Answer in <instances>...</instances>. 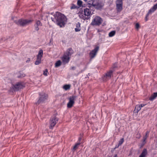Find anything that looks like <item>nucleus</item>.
<instances>
[{"instance_id":"nucleus-1","label":"nucleus","mask_w":157,"mask_h":157,"mask_svg":"<svg viewBox=\"0 0 157 157\" xmlns=\"http://www.w3.org/2000/svg\"><path fill=\"white\" fill-rule=\"evenodd\" d=\"M51 19L61 28L64 27L67 21L66 17L63 14L58 12L54 14Z\"/></svg>"},{"instance_id":"nucleus-2","label":"nucleus","mask_w":157,"mask_h":157,"mask_svg":"<svg viewBox=\"0 0 157 157\" xmlns=\"http://www.w3.org/2000/svg\"><path fill=\"white\" fill-rule=\"evenodd\" d=\"M32 21L33 20H31L20 19L17 21H15L14 22L18 25L24 26L31 23Z\"/></svg>"},{"instance_id":"nucleus-3","label":"nucleus","mask_w":157,"mask_h":157,"mask_svg":"<svg viewBox=\"0 0 157 157\" xmlns=\"http://www.w3.org/2000/svg\"><path fill=\"white\" fill-rule=\"evenodd\" d=\"M39 95V98L37 101L36 102V105L44 103L48 99V95L45 93H40Z\"/></svg>"},{"instance_id":"nucleus-4","label":"nucleus","mask_w":157,"mask_h":157,"mask_svg":"<svg viewBox=\"0 0 157 157\" xmlns=\"http://www.w3.org/2000/svg\"><path fill=\"white\" fill-rule=\"evenodd\" d=\"M102 21V20L100 17L96 16L93 20L91 24L93 26L99 25L101 24Z\"/></svg>"},{"instance_id":"nucleus-5","label":"nucleus","mask_w":157,"mask_h":157,"mask_svg":"<svg viewBox=\"0 0 157 157\" xmlns=\"http://www.w3.org/2000/svg\"><path fill=\"white\" fill-rule=\"evenodd\" d=\"M43 55V51L42 49H40L37 55V59L35 61V64L36 65H39L41 63V59Z\"/></svg>"},{"instance_id":"nucleus-6","label":"nucleus","mask_w":157,"mask_h":157,"mask_svg":"<svg viewBox=\"0 0 157 157\" xmlns=\"http://www.w3.org/2000/svg\"><path fill=\"white\" fill-rule=\"evenodd\" d=\"M76 98V96L75 95L70 96L68 99L69 101L67 104V107L68 108H71L75 103V100Z\"/></svg>"},{"instance_id":"nucleus-7","label":"nucleus","mask_w":157,"mask_h":157,"mask_svg":"<svg viewBox=\"0 0 157 157\" xmlns=\"http://www.w3.org/2000/svg\"><path fill=\"white\" fill-rule=\"evenodd\" d=\"M59 120L58 118L56 117H52L50 120V128H52L55 126Z\"/></svg>"},{"instance_id":"nucleus-8","label":"nucleus","mask_w":157,"mask_h":157,"mask_svg":"<svg viewBox=\"0 0 157 157\" xmlns=\"http://www.w3.org/2000/svg\"><path fill=\"white\" fill-rule=\"evenodd\" d=\"M25 86L22 82H18L16 84L13 85V88L14 91H16L23 88Z\"/></svg>"},{"instance_id":"nucleus-9","label":"nucleus","mask_w":157,"mask_h":157,"mask_svg":"<svg viewBox=\"0 0 157 157\" xmlns=\"http://www.w3.org/2000/svg\"><path fill=\"white\" fill-rule=\"evenodd\" d=\"M157 9V3L154 5L148 11V13L146 16L145 20L146 21H147V17L150 14H151L153 13Z\"/></svg>"},{"instance_id":"nucleus-10","label":"nucleus","mask_w":157,"mask_h":157,"mask_svg":"<svg viewBox=\"0 0 157 157\" xmlns=\"http://www.w3.org/2000/svg\"><path fill=\"white\" fill-rule=\"evenodd\" d=\"M99 49V47L97 46L95 47L94 49L90 51L89 53V56L91 59L94 58L95 56Z\"/></svg>"},{"instance_id":"nucleus-11","label":"nucleus","mask_w":157,"mask_h":157,"mask_svg":"<svg viewBox=\"0 0 157 157\" xmlns=\"http://www.w3.org/2000/svg\"><path fill=\"white\" fill-rule=\"evenodd\" d=\"M116 9L118 12H121L122 9V0H117L116 1Z\"/></svg>"},{"instance_id":"nucleus-12","label":"nucleus","mask_w":157,"mask_h":157,"mask_svg":"<svg viewBox=\"0 0 157 157\" xmlns=\"http://www.w3.org/2000/svg\"><path fill=\"white\" fill-rule=\"evenodd\" d=\"M104 5V4L102 2H99L98 0H96V2L94 5V7L95 8L100 10L101 9Z\"/></svg>"},{"instance_id":"nucleus-13","label":"nucleus","mask_w":157,"mask_h":157,"mask_svg":"<svg viewBox=\"0 0 157 157\" xmlns=\"http://www.w3.org/2000/svg\"><path fill=\"white\" fill-rule=\"evenodd\" d=\"M70 57L64 54L62 58L63 62L64 63H68L70 60Z\"/></svg>"},{"instance_id":"nucleus-14","label":"nucleus","mask_w":157,"mask_h":157,"mask_svg":"<svg viewBox=\"0 0 157 157\" xmlns=\"http://www.w3.org/2000/svg\"><path fill=\"white\" fill-rule=\"evenodd\" d=\"M84 14L85 16H90L92 15L90 9L86 8L84 9Z\"/></svg>"},{"instance_id":"nucleus-15","label":"nucleus","mask_w":157,"mask_h":157,"mask_svg":"<svg viewBox=\"0 0 157 157\" xmlns=\"http://www.w3.org/2000/svg\"><path fill=\"white\" fill-rule=\"evenodd\" d=\"M113 71L111 70H110L107 72L104 76V78H105L107 79H109L111 78V76L113 73Z\"/></svg>"},{"instance_id":"nucleus-16","label":"nucleus","mask_w":157,"mask_h":157,"mask_svg":"<svg viewBox=\"0 0 157 157\" xmlns=\"http://www.w3.org/2000/svg\"><path fill=\"white\" fill-rule=\"evenodd\" d=\"M149 133V131H147L146 133L145 136H144L143 138L142 142V144L143 145H144L146 143V140L148 137Z\"/></svg>"},{"instance_id":"nucleus-17","label":"nucleus","mask_w":157,"mask_h":157,"mask_svg":"<svg viewBox=\"0 0 157 157\" xmlns=\"http://www.w3.org/2000/svg\"><path fill=\"white\" fill-rule=\"evenodd\" d=\"M73 51L72 49L71 48H68L67 51L64 54L68 56L69 57H70L71 55L73 53Z\"/></svg>"},{"instance_id":"nucleus-18","label":"nucleus","mask_w":157,"mask_h":157,"mask_svg":"<svg viewBox=\"0 0 157 157\" xmlns=\"http://www.w3.org/2000/svg\"><path fill=\"white\" fill-rule=\"evenodd\" d=\"M88 6H87L89 8H91L92 6L94 7V5L96 2V0L93 1V0H90L88 1Z\"/></svg>"},{"instance_id":"nucleus-19","label":"nucleus","mask_w":157,"mask_h":157,"mask_svg":"<svg viewBox=\"0 0 157 157\" xmlns=\"http://www.w3.org/2000/svg\"><path fill=\"white\" fill-rule=\"evenodd\" d=\"M147 154V150L146 149H144L141 155L139 157H145Z\"/></svg>"},{"instance_id":"nucleus-20","label":"nucleus","mask_w":157,"mask_h":157,"mask_svg":"<svg viewBox=\"0 0 157 157\" xmlns=\"http://www.w3.org/2000/svg\"><path fill=\"white\" fill-rule=\"evenodd\" d=\"M80 23L78 22L76 24V28L75 29V31L76 32H79L81 30Z\"/></svg>"},{"instance_id":"nucleus-21","label":"nucleus","mask_w":157,"mask_h":157,"mask_svg":"<svg viewBox=\"0 0 157 157\" xmlns=\"http://www.w3.org/2000/svg\"><path fill=\"white\" fill-rule=\"evenodd\" d=\"M141 109V108L140 106V105H136L135 106V109L134 111L135 113H137Z\"/></svg>"},{"instance_id":"nucleus-22","label":"nucleus","mask_w":157,"mask_h":157,"mask_svg":"<svg viewBox=\"0 0 157 157\" xmlns=\"http://www.w3.org/2000/svg\"><path fill=\"white\" fill-rule=\"evenodd\" d=\"M157 97V92L154 93L149 98V100L153 101Z\"/></svg>"},{"instance_id":"nucleus-23","label":"nucleus","mask_w":157,"mask_h":157,"mask_svg":"<svg viewBox=\"0 0 157 157\" xmlns=\"http://www.w3.org/2000/svg\"><path fill=\"white\" fill-rule=\"evenodd\" d=\"M116 31L115 30L112 31L109 34V36L110 37L113 36L115 34Z\"/></svg>"},{"instance_id":"nucleus-24","label":"nucleus","mask_w":157,"mask_h":157,"mask_svg":"<svg viewBox=\"0 0 157 157\" xmlns=\"http://www.w3.org/2000/svg\"><path fill=\"white\" fill-rule=\"evenodd\" d=\"M61 62L60 60H59L57 61L55 63V67H58L61 65Z\"/></svg>"},{"instance_id":"nucleus-25","label":"nucleus","mask_w":157,"mask_h":157,"mask_svg":"<svg viewBox=\"0 0 157 157\" xmlns=\"http://www.w3.org/2000/svg\"><path fill=\"white\" fill-rule=\"evenodd\" d=\"M70 87V85H65L63 86V88L65 90H69Z\"/></svg>"},{"instance_id":"nucleus-26","label":"nucleus","mask_w":157,"mask_h":157,"mask_svg":"<svg viewBox=\"0 0 157 157\" xmlns=\"http://www.w3.org/2000/svg\"><path fill=\"white\" fill-rule=\"evenodd\" d=\"M48 74V71L47 69H46L43 71V74L45 76H47Z\"/></svg>"},{"instance_id":"nucleus-27","label":"nucleus","mask_w":157,"mask_h":157,"mask_svg":"<svg viewBox=\"0 0 157 157\" xmlns=\"http://www.w3.org/2000/svg\"><path fill=\"white\" fill-rule=\"evenodd\" d=\"M80 144L79 142H78L76 143L74 146L73 147V150H75L78 147V146H79Z\"/></svg>"},{"instance_id":"nucleus-28","label":"nucleus","mask_w":157,"mask_h":157,"mask_svg":"<svg viewBox=\"0 0 157 157\" xmlns=\"http://www.w3.org/2000/svg\"><path fill=\"white\" fill-rule=\"evenodd\" d=\"M35 25L38 26H41L42 25V23L40 22V21L38 20L36 21Z\"/></svg>"},{"instance_id":"nucleus-29","label":"nucleus","mask_w":157,"mask_h":157,"mask_svg":"<svg viewBox=\"0 0 157 157\" xmlns=\"http://www.w3.org/2000/svg\"><path fill=\"white\" fill-rule=\"evenodd\" d=\"M124 141V140L123 138L121 139V140L119 141L118 144L119 145H121L123 143Z\"/></svg>"},{"instance_id":"nucleus-30","label":"nucleus","mask_w":157,"mask_h":157,"mask_svg":"<svg viewBox=\"0 0 157 157\" xmlns=\"http://www.w3.org/2000/svg\"><path fill=\"white\" fill-rule=\"evenodd\" d=\"M82 4V1L80 0H78L77 1V4L79 6H80Z\"/></svg>"},{"instance_id":"nucleus-31","label":"nucleus","mask_w":157,"mask_h":157,"mask_svg":"<svg viewBox=\"0 0 157 157\" xmlns=\"http://www.w3.org/2000/svg\"><path fill=\"white\" fill-rule=\"evenodd\" d=\"M77 8V6L74 4H72V6L71 7V9H75Z\"/></svg>"},{"instance_id":"nucleus-32","label":"nucleus","mask_w":157,"mask_h":157,"mask_svg":"<svg viewBox=\"0 0 157 157\" xmlns=\"http://www.w3.org/2000/svg\"><path fill=\"white\" fill-rule=\"evenodd\" d=\"M34 26H35V30L36 31H38L39 29V28L38 27L39 26L36 25L35 24V25Z\"/></svg>"},{"instance_id":"nucleus-33","label":"nucleus","mask_w":157,"mask_h":157,"mask_svg":"<svg viewBox=\"0 0 157 157\" xmlns=\"http://www.w3.org/2000/svg\"><path fill=\"white\" fill-rule=\"evenodd\" d=\"M135 27L136 29H138L140 27V25L138 23H136L135 25Z\"/></svg>"},{"instance_id":"nucleus-34","label":"nucleus","mask_w":157,"mask_h":157,"mask_svg":"<svg viewBox=\"0 0 157 157\" xmlns=\"http://www.w3.org/2000/svg\"><path fill=\"white\" fill-rule=\"evenodd\" d=\"M146 105V104H141L140 105V107L141 108L144 106Z\"/></svg>"},{"instance_id":"nucleus-35","label":"nucleus","mask_w":157,"mask_h":157,"mask_svg":"<svg viewBox=\"0 0 157 157\" xmlns=\"http://www.w3.org/2000/svg\"><path fill=\"white\" fill-rule=\"evenodd\" d=\"M120 146V145H119V144H117V145H116L115 146V147L114 148V149H116V148H118L119 146Z\"/></svg>"},{"instance_id":"nucleus-36","label":"nucleus","mask_w":157,"mask_h":157,"mask_svg":"<svg viewBox=\"0 0 157 157\" xmlns=\"http://www.w3.org/2000/svg\"><path fill=\"white\" fill-rule=\"evenodd\" d=\"M30 61V58H28L27 59L26 61V63H29Z\"/></svg>"},{"instance_id":"nucleus-37","label":"nucleus","mask_w":157,"mask_h":157,"mask_svg":"<svg viewBox=\"0 0 157 157\" xmlns=\"http://www.w3.org/2000/svg\"><path fill=\"white\" fill-rule=\"evenodd\" d=\"M75 67L74 66H72L71 67V69L72 70H75Z\"/></svg>"},{"instance_id":"nucleus-38","label":"nucleus","mask_w":157,"mask_h":157,"mask_svg":"<svg viewBox=\"0 0 157 157\" xmlns=\"http://www.w3.org/2000/svg\"><path fill=\"white\" fill-rule=\"evenodd\" d=\"M81 139H82V138L81 137H79L78 138V142L80 143V142L81 141Z\"/></svg>"},{"instance_id":"nucleus-39","label":"nucleus","mask_w":157,"mask_h":157,"mask_svg":"<svg viewBox=\"0 0 157 157\" xmlns=\"http://www.w3.org/2000/svg\"><path fill=\"white\" fill-rule=\"evenodd\" d=\"M102 31L101 30H100L99 29H97V32L98 33L101 32Z\"/></svg>"},{"instance_id":"nucleus-40","label":"nucleus","mask_w":157,"mask_h":157,"mask_svg":"<svg viewBox=\"0 0 157 157\" xmlns=\"http://www.w3.org/2000/svg\"><path fill=\"white\" fill-rule=\"evenodd\" d=\"M113 157H117V154L115 155Z\"/></svg>"},{"instance_id":"nucleus-41","label":"nucleus","mask_w":157,"mask_h":157,"mask_svg":"<svg viewBox=\"0 0 157 157\" xmlns=\"http://www.w3.org/2000/svg\"><path fill=\"white\" fill-rule=\"evenodd\" d=\"M84 1L86 2H87L89 0H83Z\"/></svg>"},{"instance_id":"nucleus-42","label":"nucleus","mask_w":157,"mask_h":157,"mask_svg":"<svg viewBox=\"0 0 157 157\" xmlns=\"http://www.w3.org/2000/svg\"><path fill=\"white\" fill-rule=\"evenodd\" d=\"M140 136L138 137H137L138 138H140Z\"/></svg>"},{"instance_id":"nucleus-43","label":"nucleus","mask_w":157,"mask_h":157,"mask_svg":"<svg viewBox=\"0 0 157 157\" xmlns=\"http://www.w3.org/2000/svg\"><path fill=\"white\" fill-rule=\"evenodd\" d=\"M24 76H25V75H23L22 76L24 77Z\"/></svg>"},{"instance_id":"nucleus-44","label":"nucleus","mask_w":157,"mask_h":157,"mask_svg":"<svg viewBox=\"0 0 157 157\" xmlns=\"http://www.w3.org/2000/svg\"><path fill=\"white\" fill-rule=\"evenodd\" d=\"M108 157H111L110 156H108Z\"/></svg>"}]
</instances>
